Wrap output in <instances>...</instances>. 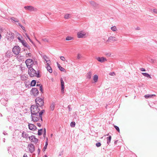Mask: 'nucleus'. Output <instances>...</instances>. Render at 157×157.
Instances as JSON below:
<instances>
[{
    "mask_svg": "<svg viewBox=\"0 0 157 157\" xmlns=\"http://www.w3.org/2000/svg\"><path fill=\"white\" fill-rule=\"evenodd\" d=\"M39 89L40 90L41 92H43V89L42 88V86H40V88H39Z\"/></svg>",
    "mask_w": 157,
    "mask_h": 157,
    "instance_id": "nucleus-48",
    "label": "nucleus"
},
{
    "mask_svg": "<svg viewBox=\"0 0 157 157\" xmlns=\"http://www.w3.org/2000/svg\"><path fill=\"white\" fill-rule=\"evenodd\" d=\"M25 36L26 38H27L29 39L30 37L29 36L28 34L27 33H25Z\"/></svg>",
    "mask_w": 157,
    "mask_h": 157,
    "instance_id": "nucleus-42",
    "label": "nucleus"
},
{
    "mask_svg": "<svg viewBox=\"0 0 157 157\" xmlns=\"http://www.w3.org/2000/svg\"><path fill=\"white\" fill-rule=\"evenodd\" d=\"M21 43L24 45V46L27 48L28 49H30V47L28 44L25 40L21 41Z\"/></svg>",
    "mask_w": 157,
    "mask_h": 157,
    "instance_id": "nucleus-20",
    "label": "nucleus"
},
{
    "mask_svg": "<svg viewBox=\"0 0 157 157\" xmlns=\"http://www.w3.org/2000/svg\"><path fill=\"white\" fill-rule=\"evenodd\" d=\"M46 67L48 71H49L50 73L52 72V71L51 67L50 66V63L49 64H46Z\"/></svg>",
    "mask_w": 157,
    "mask_h": 157,
    "instance_id": "nucleus-18",
    "label": "nucleus"
},
{
    "mask_svg": "<svg viewBox=\"0 0 157 157\" xmlns=\"http://www.w3.org/2000/svg\"><path fill=\"white\" fill-rule=\"evenodd\" d=\"M153 96H155V94H147L144 95V97L146 98L147 99L149 98H151Z\"/></svg>",
    "mask_w": 157,
    "mask_h": 157,
    "instance_id": "nucleus-23",
    "label": "nucleus"
},
{
    "mask_svg": "<svg viewBox=\"0 0 157 157\" xmlns=\"http://www.w3.org/2000/svg\"><path fill=\"white\" fill-rule=\"evenodd\" d=\"M44 112L45 110H42L39 113V114L42 117V114Z\"/></svg>",
    "mask_w": 157,
    "mask_h": 157,
    "instance_id": "nucleus-35",
    "label": "nucleus"
},
{
    "mask_svg": "<svg viewBox=\"0 0 157 157\" xmlns=\"http://www.w3.org/2000/svg\"><path fill=\"white\" fill-rule=\"evenodd\" d=\"M28 126L29 129L30 130H34L36 129V126L33 124H29Z\"/></svg>",
    "mask_w": 157,
    "mask_h": 157,
    "instance_id": "nucleus-14",
    "label": "nucleus"
},
{
    "mask_svg": "<svg viewBox=\"0 0 157 157\" xmlns=\"http://www.w3.org/2000/svg\"><path fill=\"white\" fill-rule=\"evenodd\" d=\"M59 68L61 71H65V69L61 66Z\"/></svg>",
    "mask_w": 157,
    "mask_h": 157,
    "instance_id": "nucleus-40",
    "label": "nucleus"
},
{
    "mask_svg": "<svg viewBox=\"0 0 157 157\" xmlns=\"http://www.w3.org/2000/svg\"><path fill=\"white\" fill-rule=\"evenodd\" d=\"M20 52V48L18 46H15L13 49V52L14 54L17 55Z\"/></svg>",
    "mask_w": 157,
    "mask_h": 157,
    "instance_id": "nucleus-8",
    "label": "nucleus"
},
{
    "mask_svg": "<svg viewBox=\"0 0 157 157\" xmlns=\"http://www.w3.org/2000/svg\"><path fill=\"white\" fill-rule=\"evenodd\" d=\"M60 59L63 61H64L66 60L65 58L63 56H61L60 57Z\"/></svg>",
    "mask_w": 157,
    "mask_h": 157,
    "instance_id": "nucleus-38",
    "label": "nucleus"
},
{
    "mask_svg": "<svg viewBox=\"0 0 157 157\" xmlns=\"http://www.w3.org/2000/svg\"><path fill=\"white\" fill-rule=\"evenodd\" d=\"M109 75L112 76H114V75H115V74L114 73V72H112L110 73H109Z\"/></svg>",
    "mask_w": 157,
    "mask_h": 157,
    "instance_id": "nucleus-50",
    "label": "nucleus"
},
{
    "mask_svg": "<svg viewBox=\"0 0 157 157\" xmlns=\"http://www.w3.org/2000/svg\"><path fill=\"white\" fill-rule=\"evenodd\" d=\"M32 43H33V41L32 40L30 39V38H29V39H28Z\"/></svg>",
    "mask_w": 157,
    "mask_h": 157,
    "instance_id": "nucleus-60",
    "label": "nucleus"
},
{
    "mask_svg": "<svg viewBox=\"0 0 157 157\" xmlns=\"http://www.w3.org/2000/svg\"><path fill=\"white\" fill-rule=\"evenodd\" d=\"M17 24H16L17 25H18L20 27L21 25L20 23H19V22H17Z\"/></svg>",
    "mask_w": 157,
    "mask_h": 157,
    "instance_id": "nucleus-56",
    "label": "nucleus"
},
{
    "mask_svg": "<svg viewBox=\"0 0 157 157\" xmlns=\"http://www.w3.org/2000/svg\"><path fill=\"white\" fill-rule=\"evenodd\" d=\"M28 148L30 152L31 153H33L35 151L34 146L32 144H29L28 146Z\"/></svg>",
    "mask_w": 157,
    "mask_h": 157,
    "instance_id": "nucleus-11",
    "label": "nucleus"
},
{
    "mask_svg": "<svg viewBox=\"0 0 157 157\" xmlns=\"http://www.w3.org/2000/svg\"><path fill=\"white\" fill-rule=\"evenodd\" d=\"M43 59H44L45 61H46V64H49L51 62L49 59L46 56L44 55L42 56Z\"/></svg>",
    "mask_w": 157,
    "mask_h": 157,
    "instance_id": "nucleus-17",
    "label": "nucleus"
},
{
    "mask_svg": "<svg viewBox=\"0 0 157 157\" xmlns=\"http://www.w3.org/2000/svg\"><path fill=\"white\" fill-rule=\"evenodd\" d=\"M37 125L39 127H40L41 126V124L40 123H37Z\"/></svg>",
    "mask_w": 157,
    "mask_h": 157,
    "instance_id": "nucleus-54",
    "label": "nucleus"
},
{
    "mask_svg": "<svg viewBox=\"0 0 157 157\" xmlns=\"http://www.w3.org/2000/svg\"><path fill=\"white\" fill-rule=\"evenodd\" d=\"M18 40H20V41L21 42V41H23L24 40H21V38L20 37H18Z\"/></svg>",
    "mask_w": 157,
    "mask_h": 157,
    "instance_id": "nucleus-52",
    "label": "nucleus"
},
{
    "mask_svg": "<svg viewBox=\"0 0 157 157\" xmlns=\"http://www.w3.org/2000/svg\"><path fill=\"white\" fill-rule=\"evenodd\" d=\"M3 134L4 135H7L8 134L7 133H6V132L4 131L3 132Z\"/></svg>",
    "mask_w": 157,
    "mask_h": 157,
    "instance_id": "nucleus-53",
    "label": "nucleus"
},
{
    "mask_svg": "<svg viewBox=\"0 0 157 157\" xmlns=\"http://www.w3.org/2000/svg\"><path fill=\"white\" fill-rule=\"evenodd\" d=\"M24 8L25 10L30 12H36L37 11V9L36 8L31 6H25L24 7Z\"/></svg>",
    "mask_w": 157,
    "mask_h": 157,
    "instance_id": "nucleus-6",
    "label": "nucleus"
},
{
    "mask_svg": "<svg viewBox=\"0 0 157 157\" xmlns=\"http://www.w3.org/2000/svg\"><path fill=\"white\" fill-rule=\"evenodd\" d=\"M27 75H22L21 76V79L22 80L24 81L27 79Z\"/></svg>",
    "mask_w": 157,
    "mask_h": 157,
    "instance_id": "nucleus-24",
    "label": "nucleus"
},
{
    "mask_svg": "<svg viewBox=\"0 0 157 157\" xmlns=\"http://www.w3.org/2000/svg\"><path fill=\"white\" fill-rule=\"evenodd\" d=\"M43 40L44 42H48V40L47 39L44 38L42 39Z\"/></svg>",
    "mask_w": 157,
    "mask_h": 157,
    "instance_id": "nucleus-45",
    "label": "nucleus"
},
{
    "mask_svg": "<svg viewBox=\"0 0 157 157\" xmlns=\"http://www.w3.org/2000/svg\"><path fill=\"white\" fill-rule=\"evenodd\" d=\"M77 36L79 38H86L87 36L86 33L84 30L79 31L77 33Z\"/></svg>",
    "mask_w": 157,
    "mask_h": 157,
    "instance_id": "nucleus-4",
    "label": "nucleus"
},
{
    "mask_svg": "<svg viewBox=\"0 0 157 157\" xmlns=\"http://www.w3.org/2000/svg\"><path fill=\"white\" fill-rule=\"evenodd\" d=\"M39 83V82H37V83L36 85V86H38L39 87V88L41 86H42V85H41L40 84H39L38 83Z\"/></svg>",
    "mask_w": 157,
    "mask_h": 157,
    "instance_id": "nucleus-44",
    "label": "nucleus"
},
{
    "mask_svg": "<svg viewBox=\"0 0 157 157\" xmlns=\"http://www.w3.org/2000/svg\"><path fill=\"white\" fill-rule=\"evenodd\" d=\"M43 157H47V156L46 155H45Z\"/></svg>",
    "mask_w": 157,
    "mask_h": 157,
    "instance_id": "nucleus-64",
    "label": "nucleus"
},
{
    "mask_svg": "<svg viewBox=\"0 0 157 157\" xmlns=\"http://www.w3.org/2000/svg\"><path fill=\"white\" fill-rule=\"evenodd\" d=\"M31 56V54L30 53H29L28 54V57L29 56Z\"/></svg>",
    "mask_w": 157,
    "mask_h": 157,
    "instance_id": "nucleus-61",
    "label": "nucleus"
},
{
    "mask_svg": "<svg viewBox=\"0 0 157 157\" xmlns=\"http://www.w3.org/2000/svg\"><path fill=\"white\" fill-rule=\"evenodd\" d=\"M60 82L61 87V92H62L63 93L64 90V82L62 78H61L60 79Z\"/></svg>",
    "mask_w": 157,
    "mask_h": 157,
    "instance_id": "nucleus-15",
    "label": "nucleus"
},
{
    "mask_svg": "<svg viewBox=\"0 0 157 157\" xmlns=\"http://www.w3.org/2000/svg\"><path fill=\"white\" fill-rule=\"evenodd\" d=\"M73 39V37L70 36H67L66 38V40H70Z\"/></svg>",
    "mask_w": 157,
    "mask_h": 157,
    "instance_id": "nucleus-33",
    "label": "nucleus"
},
{
    "mask_svg": "<svg viewBox=\"0 0 157 157\" xmlns=\"http://www.w3.org/2000/svg\"><path fill=\"white\" fill-rule=\"evenodd\" d=\"M153 12L156 13V14H157V9H154L153 10Z\"/></svg>",
    "mask_w": 157,
    "mask_h": 157,
    "instance_id": "nucleus-47",
    "label": "nucleus"
},
{
    "mask_svg": "<svg viewBox=\"0 0 157 157\" xmlns=\"http://www.w3.org/2000/svg\"><path fill=\"white\" fill-rule=\"evenodd\" d=\"M96 59L99 62L101 63H103L106 61V59L104 57H98Z\"/></svg>",
    "mask_w": 157,
    "mask_h": 157,
    "instance_id": "nucleus-16",
    "label": "nucleus"
},
{
    "mask_svg": "<svg viewBox=\"0 0 157 157\" xmlns=\"http://www.w3.org/2000/svg\"><path fill=\"white\" fill-rule=\"evenodd\" d=\"M36 105H32L31 106V115L39 113L40 111V109Z\"/></svg>",
    "mask_w": 157,
    "mask_h": 157,
    "instance_id": "nucleus-2",
    "label": "nucleus"
},
{
    "mask_svg": "<svg viewBox=\"0 0 157 157\" xmlns=\"http://www.w3.org/2000/svg\"><path fill=\"white\" fill-rule=\"evenodd\" d=\"M28 74L31 77L34 76H36L37 78L40 77L39 71H37V72H36V71L33 68H31L29 69Z\"/></svg>",
    "mask_w": 157,
    "mask_h": 157,
    "instance_id": "nucleus-1",
    "label": "nucleus"
},
{
    "mask_svg": "<svg viewBox=\"0 0 157 157\" xmlns=\"http://www.w3.org/2000/svg\"><path fill=\"white\" fill-rule=\"evenodd\" d=\"M29 139L31 142H34L35 143H37L38 139L35 138V136H32L29 137Z\"/></svg>",
    "mask_w": 157,
    "mask_h": 157,
    "instance_id": "nucleus-12",
    "label": "nucleus"
},
{
    "mask_svg": "<svg viewBox=\"0 0 157 157\" xmlns=\"http://www.w3.org/2000/svg\"><path fill=\"white\" fill-rule=\"evenodd\" d=\"M57 65L58 67L59 68L60 67H61V66L60 65L59 63H57Z\"/></svg>",
    "mask_w": 157,
    "mask_h": 157,
    "instance_id": "nucleus-57",
    "label": "nucleus"
},
{
    "mask_svg": "<svg viewBox=\"0 0 157 157\" xmlns=\"http://www.w3.org/2000/svg\"><path fill=\"white\" fill-rule=\"evenodd\" d=\"M20 27L21 28V29L24 31H25V32H26V30H25V28L22 25H21L20 26Z\"/></svg>",
    "mask_w": 157,
    "mask_h": 157,
    "instance_id": "nucleus-46",
    "label": "nucleus"
},
{
    "mask_svg": "<svg viewBox=\"0 0 157 157\" xmlns=\"http://www.w3.org/2000/svg\"><path fill=\"white\" fill-rule=\"evenodd\" d=\"M43 136L44 137H45V136H46V133H44V134H43Z\"/></svg>",
    "mask_w": 157,
    "mask_h": 157,
    "instance_id": "nucleus-63",
    "label": "nucleus"
},
{
    "mask_svg": "<svg viewBox=\"0 0 157 157\" xmlns=\"http://www.w3.org/2000/svg\"><path fill=\"white\" fill-rule=\"evenodd\" d=\"M142 74L144 76L146 77L147 78H150L151 79V77L150 76V75L148 73H142Z\"/></svg>",
    "mask_w": 157,
    "mask_h": 157,
    "instance_id": "nucleus-25",
    "label": "nucleus"
},
{
    "mask_svg": "<svg viewBox=\"0 0 157 157\" xmlns=\"http://www.w3.org/2000/svg\"><path fill=\"white\" fill-rule=\"evenodd\" d=\"M68 108L69 109V111H70L71 110V108L70 106V105H69L68 106Z\"/></svg>",
    "mask_w": 157,
    "mask_h": 157,
    "instance_id": "nucleus-51",
    "label": "nucleus"
},
{
    "mask_svg": "<svg viewBox=\"0 0 157 157\" xmlns=\"http://www.w3.org/2000/svg\"><path fill=\"white\" fill-rule=\"evenodd\" d=\"M82 57L81 55L79 54H78L77 56V58L78 59H80Z\"/></svg>",
    "mask_w": 157,
    "mask_h": 157,
    "instance_id": "nucleus-41",
    "label": "nucleus"
},
{
    "mask_svg": "<svg viewBox=\"0 0 157 157\" xmlns=\"http://www.w3.org/2000/svg\"><path fill=\"white\" fill-rule=\"evenodd\" d=\"M55 103H52L51 105L50 108L53 111L55 108Z\"/></svg>",
    "mask_w": 157,
    "mask_h": 157,
    "instance_id": "nucleus-30",
    "label": "nucleus"
},
{
    "mask_svg": "<svg viewBox=\"0 0 157 157\" xmlns=\"http://www.w3.org/2000/svg\"><path fill=\"white\" fill-rule=\"evenodd\" d=\"M23 157H28L27 155L26 154H25Z\"/></svg>",
    "mask_w": 157,
    "mask_h": 157,
    "instance_id": "nucleus-59",
    "label": "nucleus"
},
{
    "mask_svg": "<svg viewBox=\"0 0 157 157\" xmlns=\"http://www.w3.org/2000/svg\"><path fill=\"white\" fill-rule=\"evenodd\" d=\"M117 40V38L114 36H110L109 37L107 40L106 41V42H111L113 41H116Z\"/></svg>",
    "mask_w": 157,
    "mask_h": 157,
    "instance_id": "nucleus-13",
    "label": "nucleus"
},
{
    "mask_svg": "<svg viewBox=\"0 0 157 157\" xmlns=\"http://www.w3.org/2000/svg\"><path fill=\"white\" fill-rule=\"evenodd\" d=\"M57 65L58 67L59 68L60 67H61V66L60 65L59 63H57Z\"/></svg>",
    "mask_w": 157,
    "mask_h": 157,
    "instance_id": "nucleus-58",
    "label": "nucleus"
},
{
    "mask_svg": "<svg viewBox=\"0 0 157 157\" xmlns=\"http://www.w3.org/2000/svg\"><path fill=\"white\" fill-rule=\"evenodd\" d=\"M10 19L16 22H18L19 21V20L15 17H12L10 18Z\"/></svg>",
    "mask_w": 157,
    "mask_h": 157,
    "instance_id": "nucleus-26",
    "label": "nucleus"
},
{
    "mask_svg": "<svg viewBox=\"0 0 157 157\" xmlns=\"http://www.w3.org/2000/svg\"><path fill=\"white\" fill-rule=\"evenodd\" d=\"M71 17V14H66L64 15V18L65 19H68Z\"/></svg>",
    "mask_w": 157,
    "mask_h": 157,
    "instance_id": "nucleus-28",
    "label": "nucleus"
},
{
    "mask_svg": "<svg viewBox=\"0 0 157 157\" xmlns=\"http://www.w3.org/2000/svg\"><path fill=\"white\" fill-rule=\"evenodd\" d=\"M140 70L141 71H146L145 69L143 68H140Z\"/></svg>",
    "mask_w": 157,
    "mask_h": 157,
    "instance_id": "nucleus-49",
    "label": "nucleus"
},
{
    "mask_svg": "<svg viewBox=\"0 0 157 157\" xmlns=\"http://www.w3.org/2000/svg\"><path fill=\"white\" fill-rule=\"evenodd\" d=\"M22 137L24 138H25L26 139H29V137H30V136H29L28 134H27L26 132H23L22 133Z\"/></svg>",
    "mask_w": 157,
    "mask_h": 157,
    "instance_id": "nucleus-19",
    "label": "nucleus"
},
{
    "mask_svg": "<svg viewBox=\"0 0 157 157\" xmlns=\"http://www.w3.org/2000/svg\"><path fill=\"white\" fill-rule=\"evenodd\" d=\"M114 127L118 132H120V129L119 128L118 126L116 125H114Z\"/></svg>",
    "mask_w": 157,
    "mask_h": 157,
    "instance_id": "nucleus-37",
    "label": "nucleus"
},
{
    "mask_svg": "<svg viewBox=\"0 0 157 157\" xmlns=\"http://www.w3.org/2000/svg\"><path fill=\"white\" fill-rule=\"evenodd\" d=\"M75 123L74 122H72L70 124V126L71 127H74L75 126Z\"/></svg>",
    "mask_w": 157,
    "mask_h": 157,
    "instance_id": "nucleus-34",
    "label": "nucleus"
},
{
    "mask_svg": "<svg viewBox=\"0 0 157 157\" xmlns=\"http://www.w3.org/2000/svg\"><path fill=\"white\" fill-rule=\"evenodd\" d=\"M31 118L32 121L34 122L40 120L41 122H42L43 121L42 117L39 115V113L31 115Z\"/></svg>",
    "mask_w": 157,
    "mask_h": 157,
    "instance_id": "nucleus-3",
    "label": "nucleus"
},
{
    "mask_svg": "<svg viewBox=\"0 0 157 157\" xmlns=\"http://www.w3.org/2000/svg\"><path fill=\"white\" fill-rule=\"evenodd\" d=\"M101 145V144L100 143L98 142L96 144V145L97 147H100Z\"/></svg>",
    "mask_w": 157,
    "mask_h": 157,
    "instance_id": "nucleus-39",
    "label": "nucleus"
},
{
    "mask_svg": "<svg viewBox=\"0 0 157 157\" xmlns=\"http://www.w3.org/2000/svg\"><path fill=\"white\" fill-rule=\"evenodd\" d=\"M111 30L113 32H115L117 31V28L116 26H113L111 27Z\"/></svg>",
    "mask_w": 157,
    "mask_h": 157,
    "instance_id": "nucleus-31",
    "label": "nucleus"
},
{
    "mask_svg": "<svg viewBox=\"0 0 157 157\" xmlns=\"http://www.w3.org/2000/svg\"><path fill=\"white\" fill-rule=\"evenodd\" d=\"M90 4L92 6L94 7H97L98 5V4L96 3L95 2L93 1H91L90 2Z\"/></svg>",
    "mask_w": 157,
    "mask_h": 157,
    "instance_id": "nucleus-21",
    "label": "nucleus"
},
{
    "mask_svg": "<svg viewBox=\"0 0 157 157\" xmlns=\"http://www.w3.org/2000/svg\"><path fill=\"white\" fill-rule=\"evenodd\" d=\"M36 83V81L34 80H33L31 83V85L32 86H34L35 85Z\"/></svg>",
    "mask_w": 157,
    "mask_h": 157,
    "instance_id": "nucleus-29",
    "label": "nucleus"
},
{
    "mask_svg": "<svg viewBox=\"0 0 157 157\" xmlns=\"http://www.w3.org/2000/svg\"><path fill=\"white\" fill-rule=\"evenodd\" d=\"M17 24H16L17 25H18L20 27L21 25L20 23H19V22H17Z\"/></svg>",
    "mask_w": 157,
    "mask_h": 157,
    "instance_id": "nucleus-55",
    "label": "nucleus"
},
{
    "mask_svg": "<svg viewBox=\"0 0 157 157\" xmlns=\"http://www.w3.org/2000/svg\"><path fill=\"white\" fill-rule=\"evenodd\" d=\"M48 142H46L45 143V144L44 147V149L45 150L47 148V147L48 145Z\"/></svg>",
    "mask_w": 157,
    "mask_h": 157,
    "instance_id": "nucleus-43",
    "label": "nucleus"
},
{
    "mask_svg": "<svg viewBox=\"0 0 157 157\" xmlns=\"http://www.w3.org/2000/svg\"><path fill=\"white\" fill-rule=\"evenodd\" d=\"M36 105L38 106H41L44 105V101L43 99L39 98H37L35 99Z\"/></svg>",
    "mask_w": 157,
    "mask_h": 157,
    "instance_id": "nucleus-7",
    "label": "nucleus"
},
{
    "mask_svg": "<svg viewBox=\"0 0 157 157\" xmlns=\"http://www.w3.org/2000/svg\"><path fill=\"white\" fill-rule=\"evenodd\" d=\"M92 75V72L91 71H89L86 75V78L89 79H90L91 78Z\"/></svg>",
    "mask_w": 157,
    "mask_h": 157,
    "instance_id": "nucleus-22",
    "label": "nucleus"
},
{
    "mask_svg": "<svg viewBox=\"0 0 157 157\" xmlns=\"http://www.w3.org/2000/svg\"><path fill=\"white\" fill-rule=\"evenodd\" d=\"M42 129H40V130H39L38 132V134L39 136H40L41 135H42Z\"/></svg>",
    "mask_w": 157,
    "mask_h": 157,
    "instance_id": "nucleus-36",
    "label": "nucleus"
},
{
    "mask_svg": "<svg viewBox=\"0 0 157 157\" xmlns=\"http://www.w3.org/2000/svg\"><path fill=\"white\" fill-rule=\"evenodd\" d=\"M27 67L29 68H30L33 67L34 62L31 59H28L25 61Z\"/></svg>",
    "mask_w": 157,
    "mask_h": 157,
    "instance_id": "nucleus-5",
    "label": "nucleus"
},
{
    "mask_svg": "<svg viewBox=\"0 0 157 157\" xmlns=\"http://www.w3.org/2000/svg\"><path fill=\"white\" fill-rule=\"evenodd\" d=\"M38 154H39L40 152V149L39 148H38Z\"/></svg>",
    "mask_w": 157,
    "mask_h": 157,
    "instance_id": "nucleus-62",
    "label": "nucleus"
},
{
    "mask_svg": "<svg viewBox=\"0 0 157 157\" xmlns=\"http://www.w3.org/2000/svg\"><path fill=\"white\" fill-rule=\"evenodd\" d=\"M38 89V88H33L31 91L32 94L34 96H37L39 94V91Z\"/></svg>",
    "mask_w": 157,
    "mask_h": 157,
    "instance_id": "nucleus-9",
    "label": "nucleus"
},
{
    "mask_svg": "<svg viewBox=\"0 0 157 157\" xmlns=\"http://www.w3.org/2000/svg\"><path fill=\"white\" fill-rule=\"evenodd\" d=\"M98 77L97 75H95L93 77V80L95 82H97L98 80Z\"/></svg>",
    "mask_w": 157,
    "mask_h": 157,
    "instance_id": "nucleus-27",
    "label": "nucleus"
},
{
    "mask_svg": "<svg viewBox=\"0 0 157 157\" xmlns=\"http://www.w3.org/2000/svg\"><path fill=\"white\" fill-rule=\"evenodd\" d=\"M14 34L10 32L7 33V39L10 40H13L14 38Z\"/></svg>",
    "mask_w": 157,
    "mask_h": 157,
    "instance_id": "nucleus-10",
    "label": "nucleus"
},
{
    "mask_svg": "<svg viewBox=\"0 0 157 157\" xmlns=\"http://www.w3.org/2000/svg\"><path fill=\"white\" fill-rule=\"evenodd\" d=\"M107 143L108 144H109V143H110L111 139V136H109V137L107 138Z\"/></svg>",
    "mask_w": 157,
    "mask_h": 157,
    "instance_id": "nucleus-32",
    "label": "nucleus"
}]
</instances>
